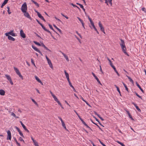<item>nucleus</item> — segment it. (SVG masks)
<instances>
[{
	"mask_svg": "<svg viewBox=\"0 0 146 146\" xmlns=\"http://www.w3.org/2000/svg\"><path fill=\"white\" fill-rule=\"evenodd\" d=\"M132 104L135 107L136 109L138 110V111L139 112L141 111V110L139 108V107L137 106V104H135L134 102L132 103Z\"/></svg>",
	"mask_w": 146,
	"mask_h": 146,
	"instance_id": "14",
	"label": "nucleus"
},
{
	"mask_svg": "<svg viewBox=\"0 0 146 146\" xmlns=\"http://www.w3.org/2000/svg\"><path fill=\"white\" fill-rule=\"evenodd\" d=\"M60 52L62 53V55L64 56V57L66 59V61H69V59L68 58V56L64 53L61 52V51H60Z\"/></svg>",
	"mask_w": 146,
	"mask_h": 146,
	"instance_id": "12",
	"label": "nucleus"
},
{
	"mask_svg": "<svg viewBox=\"0 0 146 146\" xmlns=\"http://www.w3.org/2000/svg\"><path fill=\"white\" fill-rule=\"evenodd\" d=\"M82 123L85 125L86 124L84 121L83 120L81 121Z\"/></svg>",
	"mask_w": 146,
	"mask_h": 146,
	"instance_id": "57",
	"label": "nucleus"
},
{
	"mask_svg": "<svg viewBox=\"0 0 146 146\" xmlns=\"http://www.w3.org/2000/svg\"><path fill=\"white\" fill-rule=\"evenodd\" d=\"M64 72L65 75L66 77L67 78L68 81H70V79L69 78V75L66 72V70H64Z\"/></svg>",
	"mask_w": 146,
	"mask_h": 146,
	"instance_id": "13",
	"label": "nucleus"
},
{
	"mask_svg": "<svg viewBox=\"0 0 146 146\" xmlns=\"http://www.w3.org/2000/svg\"><path fill=\"white\" fill-rule=\"evenodd\" d=\"M93 117L98 122H99L98 119H97V118H96V117L95 116H93Z\"/></svg>",
	"mask_w": 146,
	"mask_h": 146,
	"instance_id": "62",
	"label": "nucleus"
},
{
	"mask_svg": "<svg viewBox=\"0 0 146 146\" xmlns=\"http://www.w3.org/2000/svg\"><path fill=\"white\" fill-rule=\"evenodd\" d=\"M8 0H5L3 3L2 4L1 7V8H3V7L7 3V2L8 1Z\"/></svg>",
	"mask_w": 146,
	"mask_h": 146,
	"instance_id": "18",
	"label": "nucleus"
},
{
	"mask_svg": "<svg viewBox=\"0 0 146 146\" xmlns=\"http://www.w3.org/2000/svg\"><path fill=\"white\" fill-rule=\"evenodd\" d=\"M58 118H59V119L61 121V122H62V121H63V120H62V119L59 116V117H58Z\"/></svg>",
	"mask_w": 146,
	"mask_h": 146,
	"instance_id": "60",
	"label": "nucleus"
},
{
	"mask_svg": "<svg viewBox=\"0 0 146 146\" xmlns=\"http://www.w3.org/2000/svg\"><path fill=\"white\" fill-rule=\"evenodd\" d=\"M77 18L79 20V21L81 23H83V22L82 20L79 17H77Z\"/></svg>",
	"mask_w": 146,
	"mask_h": 146,
	"instance_id": "41",
	"label": "nucleus"
},
{
	"mask_svg": "<svg viewBox=\"0 0 146 146\" xmlns=\"http://www.w3.org/2000/svg\"><path fill=\"white\" fill-rule=\"evenodd\" d=\"M8 38L9 40L13 41H14L15 40V38L13 37H8Z\"/></svg>",
	"mask_w": 146,
	"mask_h": 146,
	"instance_id": "26",
	"label": "nucleus"
},
{
	"mask_svg": "<svg viewBox=\"0 0 146 146\" xmlns=\"http://www.w3.org/2000/svg\"><path fill=\"white\" fill-rule=\"evenodd\" d=\"M5 91L1 89L0 90V95L2 96L5 95Z\"/></svg>",
	"mask_w": 146,
	"mask_h": 146,
	"instance_id": "17",
	"label": "nucleus"
},
{
	"mask_svg": "<svg viewBox=\"0 0 146 146\" xmlns=\"http://www.w3.org/2000/svg\"><path fill=\"white\" fill-rule=\"evenodd\" d=\"M78 117L81 121L83 120V119L81 117L79 116V115H78Z\"/></svg>",
	"mask_w": 146,
	"mask_h": 146,
	"instance_id": "63",
	"label": "nucleus"
},
{
	"mask_svg": "<svg viewBox=\"0 0 146 146\" xmlns=\"http://www.w3.org/2000/svg\"><path fill=\"white\" fill-rule=\"evenodd\" d=\"M94 124L96 125L99 128L100 130H101L102 131H103L102 129L99 127V126L98 125H97L95 123H94Z\"/></svg>",
	"mask_w": 146,
	"mask_h": 146,
	"instance_id": "39",
	"label": "nucleus"
},
{
	"mask_svg": "<svg viewBox=\"0 0 146 146\" xmlns=\"http://www.w3.org/2000/svg\"><path fill=\"white\" fill-rule=\"evenodd\" d=\"M114 71H115V72L116 73V74L118 76H120V75L119 74V73H118V72L116 70V69L115 68V69H114Z\"/></svg>",
	"mask_w": 146,
	"mask_h": 146,
	"instance_id": "40",
	"label": "nucleus"
},
{
	"mask_svg": "<svg viewBox=\"0 0 146 146\" xmlns=\"http://www.w3.org/2000/svg\"><path fill=\"white\" fill-rule=\"evenodd\" d=\"M33 42L34 43H35L37 45L39 46H41V44L40 43H39V42H38L36 41H34Z\"/></svg>",
	"mask_w": 146,
	"mask_h": 146,
	"instance_id": "28",
	"label": "nucleus"
},
{
	"mask_svg": "<svg viewBox=\"0 0 146 146\" xmlns=\"http://www.w3.org/2000/svg\"><path fill=\"white\" fill-rule=\"evenodd\" d=\"M99 141L100 143L103 146H106L105 144H104V143L102 142L100 140H99Z\"/></svg>",
	"mask_w": 146,
	"mask_h": 146,
	"instance_id": "45",
	"label": "nucleus"
},
{
	"mask_svg": "<svg viewBox=\"0 0 146 146\" xmlns=\"http://www.w3.org/2000/svg\"><path fill=\"white\" fill-rule=\"evenodd\" d=\"M38 17L40 18L41 20L43 21H45V20L43 17L40 14H38Z\"/></svg>",
	"mask_w": 146,
	"mask_h": 146,
	"instance_id": "16",
	"label": "nucleus"
},
{
	"mask_svg": "<svg viewBox=\"0 0 146 146\" xmlns=\"http://www.w3.org/2000/svg\"><path fill=\"white\" fill-rule=\"evenodd\" d=\"M79 6H80V7L82 9L84 7L83 5L81 4H80Z\"/></svg>",
	"mask_w": 146,
	"mask_h": 146,
	"instance_id": "64",
	"label": "nucleus"
},
{
	"mask_svg": "<svg viewBox=\"0 0 146 146\" xmlns=\"http://www.w3.org/2000/svg\"><path fill=\"white\" fill-rule=\"evenodd\" d=\"M35 79L38 82H41V80L39 79L38 78V77L37 76H35Z\"/></svg>",
	"mask_w": 146,
	"mask_h": 146,
	"instance_id": "32",
	"label": "nucleus"
},
{
	"mask_svg": "<svg viewBox=\"0 0 146 146\" xmlns=\"http://www.w3.org/2000/svg\"><path fill=\"white\" fill-rule=\"evenodd\" d=\"M5 35L7 36H11L10 35L14 36H15V33H13V31H12L6 33L5 34Z\"/></svg>",
	"mask_w": 146,
	"mask_h": 146,
	"instance_id": "4",
	"label": "nucleus"
},
{
	"mask_svg": "<svg viewBox=\"0 0 146 146\" xmlns=\"http://www.w3.org/2000/svg\"><path fill=\"white\" fill-rule=\"evenodd\" d=\"M36 21L40 25H41L42 24L38 19H36Z\"/></svg>",
	"mask_w": 146,
	"mask_h": 146,
	"instance_id": "56",
	"label": "nucleus"
},
{
	"mask_svg": "<svg viewBox=\"0 0 146 146\" xmlns=\"http://www.w3.org/2000/svg\"><path fill=\"white\" fill-rule=\"evenodd\" d=\"M114 86L116 88H117V91L119 93V94L121 96V92H120V90H119V88L117 87L116 85H114Z\"/></svg>",
	"mask_w": 146,
	"mask_h": 146,
	"instance_id": "21",
	"label": "nucleus"
},
{
	"mask_svg": "<svg viewBox=\"0 0 146 146\" xmlns=\"http://www.w3.org/2000/svg\"><path fill=\"white\" fill-rule=\"evenodd\" d=\"M113 68V69L114 70L115 69V66L113 65V64H112L111 65H110Z\"/></svg>",
	"mask_w": 146,
	"mask_h": 146,
	"instance_id": "55",
	"label": "nucleus"
},
{
	"mask_svg": "<svg viewBox=\"0 0 146 146\" xmlns=\"http://www.w3.org/2000/svg\"><path fill=\"white\" fill-rule=\"evenodd\" d=\"M14 140H15V141L16 142V143L17 144V145H18L19 144H20L19 143L17 142V140L16 139V138H15L14 139Z\"/></svg>",
	"mask_w": 146,
	"mask_h": 146,
	"instance_id": "54",
	"label": "nucleus"
},
{
	"mask_svg": "<svg viewBox=\"0 0 146 146\" xmlns=\"http://www.w3.org/2000/svg\"><path fill=\"white\" fill-rule=\"evenodd\" d=\"M20 123L21 125L22 126V127H23L24 129L27 132L29 133V130L26 128V127H25V125L21 121H20Z\"/></svg>",
	"mask_w": 146,
	"mask_h": 146,
	"instance_id": "10",
	"label": "nucleus"
},
{
	"mask_svg": "<svg viewBox=\"0 0 146 146\" xmlns=\"http://www.w3.org/2000/svg\"><path fill=\"white\" fill-rule=\"evenodd\" d=\"M32 102L35 104L36 105H37V103H36V102L33 99H32Z\"/></svg>",
	"mask_w": 146,
	"mask_h": 146,
	"instance_id": "43",
	"label": "nucleus"
},
{
	"mask_svg": "<svg viewBox=\"0 0 146 146\" xmlns=\"http://www.w3.org/2000/svg\"><path fill=\"white\" fill-rule=\"evenodd\" d=\"M68 82L69 83V85L70 86L72 87V88H74V86L72 85V83H71L70 81H68Z\"/></svg>",
	"mask_w": 146,
	"mask_h": 146,
	"instance_id": "35",
	"label": "nucleus"
},
{
	"mask_svg": "<svg viewBox=\"0 0 146 146\" xmlns=\"http://www.w3.org/2000/svg\"><path fill=\"white\" fill-rule=\"evenodd\" d=\"M15 127L17 129V130L19 132V134L21 136H22V137H24V136L23 133H22L21 131H20V130L19 129V128H18L17 127V126H15Z\"/></svg>",
	"mask_w": 146,
	"mask_h": 146,
	"instance_id": "11",
	"label": "nucleus"
},
{
	"mask_svg": "<svg viewBox=\"0 0 146 146\" xmlns=\"http://www.w3.org/2000/svg\"><path fill=\"white\" fill-rule=\"evenodd\" d=\"M20 34L21 36H25V34L23 32V30H21L20 31Z\"/></svg>",
	"mask_w": 146,
	"mask_h": 146,
	"instance_id": "19",
	"label": "nucleus"
},
{
	"mask_svg": "<svg viewBox=\"0 0 146 146\" xmlns=\"http://www.w3.org/2000/svg\"><path fill=\"white\" fill-rule=\"evenodd\" d=\"M135 93L136 94V95L139 98L141 99V100H142V97L138 95V94L136 92H135Z\"/></svg>",
	"mask_w": 146,
	"mask_h": 146,
	"instance_id": "31",
	"label": "nucleus"
},
{
	"mask_svg": "<svg viewBox=\"0 0 146 146\" xmlns=\"http://www.w3.org/2000/svg\"><path fill=\"white\" fill-rule=\"evenodd\" d=\"M42 28L45 31H46L48 33H50V31L48 30L45 27L42 25V24L40 25Z\"/></svg>",
	"mask_w": 146,
	"mask_h": 146,
	"instance_id": "20",
	"label": "nucleus"
},
{
	"mask_svg": "<svg viewBox=\"0 0 146 146\" xmlns=\"http://www.w3.org/2000/svg\"><path fill=\"white\" fill-rule=\"evenodd\" d=\"M5 76L6 77L7 80L10 82L11 84V85L13 84V82L12 81V79L10 76L7 74H5Z\"/></svg>",
	"mask_w": 146,
	"mask_h": 146,
	"instance_id": "5",
	"label": "nucleus"
},
{
	"mask_svg": "<svg viewBox=\"0 0 146 146\" xmlns=\"http://www.w3.org/2000/svg\"><path fill=\"white\" fill-rule=\"evenodd\" d=\"M7 140H11V131L9 130H8L7 131Z\"/></svg>",
	"mask_w": 146,
	"mask_h": 146,
	"instance_id": "8",
	"label": "nucleus"
},
{
	"mask_svg": "<svg viewBox=\"0 0 146 146\" xmlns=\"http://www.w3.org/2000/svg\"><path fill=\"white\" fill-rule=\"evenodd\" d=\"M31 62L32 63L33 65L35 67H36V65L35 64L34 60L32 59H31Z\"/></svg>",
	"mask_w": 146,
	"mask_h": 146,
	"instance_id": "38",
	"label": "nucleus"
},
{
	"mask_svg": "<svg viewBox=\"0 0 146 146\" xmlns=\"http://www.w3.org/2000/svg\"><path fill=\"white\" fill-rule=\"evenodd\" d=\"M31 1L34 3V4H35V5L37 6L38 7H39V5L38 4V3H37V2H35V1H34L33 0H31Z\"/></svg>",
	"mask_w": 146,
	"mask_h": 146,
	"instance_id": "23",
	"label": "nucleus"
},
{
	"mask_svg": "<svg viewBox=\"0 0 146 146\" xmlns=\"http://www.w3.org/2000/svg\"><path fill=\"white\" fill-rule=\"evenodd\" d=\"M122 83L123 85V86H124V87H125V90L128 92H129L128 91V88L127 87V86L123 82H122Z\"/></svg>",
	"mask_w": 146,
	"mask_h": 146,
	"instance_id": "24",
	"label": "nucleus"
},
{
	"mask_svg": "<svg viewBox=\"0 0 146 146\" xmlns=\"http://www.w3.org/2000/svg\"><path fill=\"white\" fill-rule=\"evenodd\" d=\"M49 65L50 66V67L52 68V69H53V65H52V63H51V64H49Z\"/></svg>",
	"mask_w": 146,
	"mask_h": 146,
	"instance_id": "49",
	"label": "nucleus"
},
{
	"mask_svg": "<svg viewBox=\"0 0 146 146\" xmlns=\"http://www.w3.org/2000/svg\"><path fill=\"white\" fill-rule=\"evenodd\" d=\"M117 142L118 143L120 144L122 146H125V145L123 143L120 142L119 141H117Z\"/></svg>",
	"mask_w": 146,
	"mask_h": 146,
	"instance_id": "34",
	"label": "nucleus"
},
{
	"mask_svg": "<svg viewBox=\"0 0 146 146\" xmlns=\"http://www.w3.org/2000/svg\"><path fill=\"white\" fill-rule=\"evenodd\" d=\"M7 12H8V14H11V12L10 11V10H9L10 8H9V7H8V6L7 7Z\"/></svg>",
	"mask_w": 146,
	"mask_h": 146,
	"instance_id": "33",
	"label": "nucleus"
},
{
	"mask_svg": "<svg viewBox=\"0 0 146 146\" xmlns=\"http://www.w3.org/2000/svg\"><path fill=\"white\" fill-rule=\"evenodd\" d=\"M53 95V96H52V97H53V98L54 99V100L55 101H56L57 102L58 101H59L58 100L57 98L55 96V95Z\"/></svg>",
	"mask_w": 146,
	"mask_h": 146,
	"instance_id": "22",
	"label": "nucleus"
},
{
	"mask_svg": "<svg viewBox=\"0 0 146 146\" xmlns=\"http://www.w3.org/2000/svg\"><path fill=\"white\" fill-rule=\"evenodd\" d=\"M107 59L109 62V63H110V65H111V64H112L113 63H112V62L111 61V60L108 57L107 58Z\"/></svg>",
	"mask_w": 146,
	"mask_h": 146,
	"instance_id": "36",
	"label": "nucleus"
},
{
	"mask_svg": "<svg viewBox=\"0 0 146 146\" xmlns=\"http://www.w3.org/2000/svg\"><path fill=\"white\" fill-rule=\"evenodd\" d=\"M61 123H62V125L63 127L65 126V125L64 121H62V122H61Z\"/></svg>",
	"mask_w": 146,
	"mask_h": 146,
	"instance_id": "53",
	"label": "nucleus"
},
{
	"mask_svg": "<svg viewBox=\"0 0 146 146\" xmlns=\"http://www.w3.org/2000/svg\"><path fill=\"white\" fill-rule=\"evenodd\" d=\"M95 78L97 80V82L99 84L101 85H102V84L101 83L100 81L99 80L98 78H97V77H95Z\"/></svg>",
	"mask_w": 146,
	"mask_h": 146,
	"instance_id": "27",
	"label": "nucleus"
},
{
	"mask_svg": "<svg viewBox=\"0 0 146 146\" xmlns=\"http://www.w3.org/2000/svg\"><path fill=\"white\" fill-rule=\"evenodd\" d=\"M21 10L22 12L27 11V7L26 3H24L22 5L21 8Z\"/></svg>",
	"mask_w": 146,
	"mask_h": 146,
	"instance_id": "2",
	"label": "nucleus"
},
{
	"mask_svg": "<svg viewBox=\"0 0 146 146\" xmlns=\"http://www.w3.org/2000/svg\"><path fill=\"white\" fill-rule=\"evenodd\" d=\"M85 103L89 107H91V106L88 104V103L86 101H85Z\"/></svg>",
	"mask_w": 146,
	"mask_h": 146,
	"instance_id": "52",
	"label": "nucleus"
},
{
	"mask_svg": "<svg viewBox=\"0 0 146 146\" xmlns=\"http://www.w3.org/2000/svg\"><path fill=\"white\" fill-rule=\"evenodd\" d=\"M19 141H23L24 143V140H23V139L21 137H20L19 138Z\"/></svg>",
	"mask_w": 146,
	"mask_h": 146,
	"instance_id": "42",
	"label": "nucleus"
},
{
	"mask_svg": "<svg viewBox=\"0 0 146 146\" xmlns=\"http://www.w3.org/2000/svg\"><path fill=\"white\" fill-rule=\"evenodd\" d=\"M98 25L101 31L103 32L104 33H105L104 32V27H103L102 23L100 21H99L98 23Z\"/></svg>",
	"mask_w": 146,
	"mask_h": 146,
	"instance_id": "7",
	"label": "nucleus"
},
{
	"mask_svg": "<svg viewBox=\"0 0 146 146\" xmlns=\"http://www.w3.org/2000/svg\"><path fill=\"white\" fill-rule=\"evenodd\" d=\"M49 26L50 28L52 30H54L53 29L51 25L49 24Z\"/></svg>",
	"mask_w": 146,
	"mask_h": 146,
	"instance_id": "50",
	"label": "nucleus"
},
{
	"mask_svg": "<svg viewBox=\"0 0 146 146\" xmlns=\"http://www.w3.org/2000/svg\"><path fill=\"white\" fill-rule=\"evenodd\" d=\"M129 117L132 120H134V119L133 118L132 116H131V114H129Z\"/></svg>",
	"mask_w": 146,
	"mask_h": 146,
	"instance_id": "44",
	"label": "nucleus"
},
{
	"mask_svg": "<svg viewBox=\"0 0 146 146\" xmlns=\"http://www.w3.org/2000/svg\"><path fill=\"white\" fill-rule=\"evenodd\" d=\"M91 25H92V27H93V28H95V25H94V23L93 22L91 23H90Z\"/></svg>",
	"mask_w": 146,
	"mask_h": 146,
	"instance_id": "47",
	"label": "nucleus"
},
{
	"mask_svg": "<svg viewBox=\"0 0 146 146\" xmlns=\"http://www.w3.org/2000/svg\"><path fill=\"white\" fill-rule=\"evenodd\" d=\"M88 19L90 21V23L93 22V21H92L91 19V18H90V17H89V18Z\"/></svg>",
	"mask_w": 146,
	"mask_h": 146,
	"instance_id": "58",
	"label": "nucleus"
},
{
	"mask_svg": "<svg viewBox=\"0 0 146 146\" xmlns=\"http://www.w3.org/2000/svg\"><path fill=\"white\" fill-rule=\"evenodd\" d=\"M57 102L60 106H62V105L61 103L59 101H58Z\"/></svg>",
	"mask_w": 146,
	"mask_h": 146,
	"instance_id": "59",
	"label": "nucleus"
},
{
	"mask_svg": "<svg viewBox=\"0 0 146 146\" xmlns=\"http://www.w3.org/2000/svg\"><path fill=\"white\" fill-rule=\"evenodd\" d=\"M11 115L13 116L14 117H16V115L14 113L12 112L11 113Z\"/></svg>",
	"mask_w": 146,
	"mask_h": 146,
	"instance_id": "46",
	"label": "nucleus"
},
{
	"mask_svg": "<svg viewBox=\"0 0 146 146\" xmlns=\"http://www.w3.org/2000/svg\"><path fill=\"white\" fill-rule=\"evenodd\" d=\"M24 15L26 17L29 18L31 20H32V18L29 15V13L27 12V11L23 12Z\"/></svg>",
	"mask_w": 146,
	"mask_h": 146,
	"instance_id": "6",
	"label": "nucleus"
},
{
	"mask_svg": "<svg viewBox=\"0 0 146 146\" xmlns=\"http://www.w3.org/2000/svg\"><path fill=\"white\" fill-rule=\"evenodd\" d=\"M54 27H55L60 33L62 32L55 25H53Z\"/></svg>",
	"mask_w": 146,
	"mask_h": 146,
	"instance_id": "25",
	"label": "nucleus"
},
{
	"mask_svg": "<svg viewBox=\"0 0 146 146\" xmlns=\"http://www.w3.org/2000/svg\"><path fill=\"white\" fill-rule=\"evenodd\" d=\"M32 48L36 51L38 53H39L41 55H42V54L41 51L39 50L36 47L33 46V45H32Z\"/></svg>",
	"mask_w": 146,
	"mask_h": 146,
	"instance_id": "9",
	"label": "nucleus"
},
{
	"mask_svg": "<svg viewBox=\"0 0 146 146\" xmlns=\"http://www.w3.org/2000/svg\"><path fill=\"white\" fill-rule=\"evenodd\" d=\"M92 75H93V76H94V77L95 78V77H96L97 76H96V75H95V74L93 72H92Z\"/></svg>",
	"mask_w": 146,
	"mask_h": 146,
	"instance_id": "61",
	"label": "nucleus"
},
{
	"mask_svg": "<svg viewBox=\"0 0 146 146\" xmlns=\"http://www.w3.org/2000/svg\"><path fill=\"white\" fill-rule=\"evenodd\" d=\"M14 70H15V72L18 75H19V77L21 78L22 80H23V77L21 75V74L20 72H19V70L18 69H17V68L15 67H14Z\"/></svg>",
	"mask_w": 146,
	"mask_h": 146,
	"instance_id": "3",
	"label": "nucleus"
},
{
	"mask_svg": "<svg viewBox=\"0 0 146 146\" xmlns=\"http://www.w3.org/2000/svg\"><path fill=\"white\" fill-rule=\"evenodd\" d=\"M127 77L128 78L130 82H131L132 83H133V80L130 77L127 76Z\"/></svg>",
	"mask_w": 146,
	"mask_h": 146,
	"instance_id": "29",
	"label": "nucleus"
},
{
	"mask_svg": "<svg viewBox=\"0 0 146 146\" xmlns=\"http://www.w3.org/2000/svg\"><path fill=\"white\" fill-rule=\"evenodd\" d=\"M91 25H92V27H93V28H95V25H94V23L93 22L91 23H90Z\"/></svg>",
	"mask_w": 146,
	"mask_h": 146,
	"instance_id": "48",
	"label": "nucleus"
},
{
	"mask_svg": "<svg viewBox=\"0 0 146 146\" xmlns=\"http://www.w3.org/2000/svg\"><path fill=\"white\" fill-rule=\"evenodd\" d=\"M136 84L137 86L138 87V88L140 89L141 91L142 92V93H145L144 91L142 89L140 86L137 83V82H136Z\"/></svg>",
	"mask_w": 146,
	"mask_h": 146,
	"instance_id": "15",
	"label": "nucleus"
},
{
	"mask_svg": "<svg viewBox=\"0 0 146 146\" xmlns=\"http://www.w3.org/2000/svg\"><path fill=\"white\" fill-rule=\"evenodd\" d=\"M33 143L35 146H39L38 145V143L36 141L34 142Z\"/></svg>",
	"mask_w": 146,
	"mask_h": 146,
	"instance_id": "37",
	"label": "nucleus"
},
{
	"mask_svg": "<svg viewBox=\"0 0 146 146\" xmlns=\"http://www.w3.org/2000/svg\"><path fill=\"white\" fill-rule=\"evenodd\" d=\"M47 61L48 63V64H49V65L50 64H51L52 63L50 59L48 60Z\"/></svg>",
	"mask_w": 146,
	"mask_h": 146,
	"instance_id": "51",
	"label": "nucleus"
},
{
	"mask_svg": "<svg viewBox=\"0 0 146 146\" xmlns=\"http://www.w3.org/2000/svg\"><path fill=\"white\" fill-rule=\"evenodd\" d=\"M76 38L78 40L79 42L80 43H81V42L80 41L81 38L82 39V37H76Z\"/></svg>",
	"mask_w": 146,
	"mask_h": 146,
	"instance_id": "30",
	"label": "nucleus"
},
{
	"mask_svg": "<svg viewBox=\"0 0 146 146\" xmlns=\"http://www.w3.org/2000/svg\"><path fill=\"white\" fill-rule=\"evenodd\" d=\"M120 40L121 41V42L120 43V44L122 50L123 52L125 55H127L128 56H129V55L126 52V48L124 40L121 39H120Z\"/></svg>",
	"mask_w": 146,
	"mask_h": 146,
	"instance_id": "1",
	"label": "nucleus"
}]
</instances>
